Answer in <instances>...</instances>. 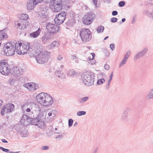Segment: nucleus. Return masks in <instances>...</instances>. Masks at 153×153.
<instances>
[{"mask_svg":"<svg viewBox=\"0 0 153 153\" xmlns=\"http://www.w3.org/2000/svg\"><path fill=\"white\" fill-rule=\"evenodd\" d=\"M36 100L40 105L43 106H49L53 102L52 97L49 94L44 92L41 93L37 95Z\"/></svg>","mask_w":153,"mask_h":153,"instance_id":"obj_1","label":"nucleus"},{"mask_svg":"<svg viewBox=\"0 0 153 153\" xmlns=\"http://www.w3.org/2000/svg\"><path fill=\"white\" fill-rule=\"evenodd\" d=\"M94 74L92 72H87L84 73L82 76L81 80L85 84L90 86L94 84Z\"/></svg>","mask_w":153,"mask_h":153,"instance_id":"obj_2","label":"nucleus"},{"mask_svg":"<svg viewBox=\"0 0 153 153\" xmlns=\"http://www.w3.org/2000/svg\"><path fill=\"white\" fill-rule=\"evenodd\" d=\"M16 43L10 42L7 43L4 47V52L7 56L13 55L16 52Z\"/></svg>","mask_w":153,"mask_h":153,"instance_id":"obj_3","label":"nucleus"},{"mask_svg":"<svg viewBox=\"0 0 153 153\" xmlns=\"http://www.w3.org/2000/svg\"><path fill=\"white\" fill-rule=\"evenodd\" d=\"M36 54V59L37 63L39 64H44L48 61L50 58V54L48 52H40Z\"/></svg>","mask_w":153,"mask_h":153,"instance_id":"obj_4","label":"nucleus"},{"mask_svg":"<svg viewBox=\"0 0 153 153\" xmlns=\"http://www.w3.org/2000/svg\"><path fill=\"white\" fill-rule=\"evenodd\" d=\"M79 35L82 41L86 42L90 41L91 38V33L88 29L84 28L81 30Z\"/></svg>","mask_w":153,"mask_h":153,"instance_id":"obj_5","label":"nucleus"},{"mask_svg":"<svg viewBox=\"0 0 153 153\" xmlns=\"http://www.w3.org/2000/svg\"><path fill=\"white\" fill-rule=\"evenodd\" d=\"M8 65L7 63L0 61V72L3 75H7L10 74V69L8 68Z\"/></svg>","mask_w":153,"mask_h":153,"instance_id":"obj_6","label":"nucleus"},{"mask_svg":"<svg viewBox=\"0 0 153 153\" xmlns=\"http://www.w3.org/2000/svg\"><path fill=\"white\" fill-rule=\"evenodd\" d=\"M48 31L51 34H54L57 32L59 29V26L54 24L48 23L46 26Z\"/></svg>","mask_w":153,"mask_h":153,"instance_id":"obj_7","label":"nucleus"},{"mask_svg":"<svg viewBox=\"0 0 153 153\" xmlns=\"http://www.w3.org/2000/svg\"><path fill=\"white\" fill-rule=\"evenodd\" d=\"M23 72V69L20 67H14L10 70V73L12 76L19 77L22 75Z\"/></svg>","mask_w":153,"mask_h":153,"instance_id":"obj_8","label":"nucleus"},{"mask_svg":"<svg viewBox=\"0 0 153 153\" xmlns=\"http://www.w3.org/2000/svg\"><path fill=\"white\" fill-rule=\"evenodd\" d=\"M95 18V14L92 13H88L85 15L82 19L83 23L86 25L91 24Z\"/></svg>","mask_w":153,"mask_h":153,"instance_id":"obj_9","label":"nucleus"},{"mask_svg":"<svg viewBox=\"0 0 153 153\" xmlns=\"http://www.w3.org/2000/svg\"><path fill=\"white\" fill-rule=\"evenodd\" d=\"M14 108V105L12 103H8L3 106L2 108L1 114L3 115L4 114H8L11 112Z\"/></svg>","mask_w":153,"mask_h":153,"instance_id":"obj_10","label":"nucleus"},{"mask_svg":"<svg viewBox=\"0 0 153 153\" xmlns=\"http://www.w3.org/2000/svg\"><path fill=\"white\" fill-rule=\"evenodd\" d=\"M67 15L65 11L62 12L56 15L54 19L55 23L56 24L60 25L63 23Z\"/></svg>","mask_w":153,"mask_h":153,"instance_id":"obj_11","label":"nucleus"},{"mask_svg":"<svg viewBox=\"0 0 153 153\" xmlns=\"http://www.w3.org/2000/svg\"><path fill=\"white\" fill-rule=\"evenodd\" d=\"M22 46L23 49H24V52H25V53H27L30 57L35 55V54H34V51L32 49V48L30 47L31 46L30 43H27L22 44Z\"/></svg>","mask_w":153,"mask_h":153,"instance_id":"obj_12","label":"nucleus"},{"mask_svg":"<svg viewBox=\"0 0 153 153\" xmlns=\"http://www.w3.org/2000/svg\"><path fill=\"white\" fill-rule=\"evenodd\" d=\"M15 24L20 29L24 30L27 28L29 23L27 21L24 20L19 19L16 22Z\"/></svg>","mask_w":153,"mask_h":153,"instance_id":"obj_13","label":"nucleus"},{"mask_svg":"<svg viewBox=\"0 0 153 153\" xmlns=\"http://www.w3.org/2000/svg\"><path fill=\"white\" fill-rule=\"evenodd\" d=\"M53 5L54 11L58 12L60 11L62 9L63 4L62 0H54Z\"/></svg>","mask_w":153,"mask_h":153,"instance_id":"obj_14","label":"nucleus"},{"mask_svg":"<svg viewBox=\"0 0 153 153\" xmlns=\"http://www.w3.org/2000/svg\"><path fill=\"white\" fill-rule=\"evenodd\" d=\"M24 86L32 91H34L39 88L38 85L33 82L26 83L24 85Z\"/></svg>","mask_w":153,"mask_h":153,"instance_id":"obj_15","label":"nucleus"},{"mask_svg":"<svg viewBox=\"0 0 153 153\" xmlns=\"http://www.w3.org/2000/svg\"><path fill=\"white\" fill-rule=\"evenodd\" d=\"M42 0H29L27 3V8L28 10L33 9L35 6L40 3Z\"/></svg>","mask_w":153,"mask_h":153,"instance_id":"obj_16","label":"nucleus"},{"mask_svg":"<svg viewBox=\"0 0 153 153\" xmlns=\"http://www.w3.org/2000/svg\"><path fill=\"white\" fill-rule=\"evenodd\" d=\"M148 51V49L146 48H144L142 51L139 52L137 53L134 56V60L136 61L137 60L142 57Z\"/></svg>","mask_w":153,"mask_h":153,"instance_id":"obj_17","label":"nucleus"},{"mask_svg":"<svg viewBox=\"0 0 153 153\" xmlns=\"http://www.w3.org/2000/svg\"><path fill=\"white\" fill-rule=\"evenodd\" d=\"M129 111L130 108H127L123 111L121 117V120L122 121L126 122L128 121V113Z\"/></svg>","mask_w":153,"mask_h":153,"instance_id":"obj_18","label":"nucleus"},{"mask_svg":"<svg viewBox=\"0 0 153 153\" xmlns=\"http://www.w3.org/2000/svg\"><path fill=\"white\" fill-rule=\"evenodd\" d=\"M16 52L17 54L24 55L25 53L24 49H23L22 43H16Z\"/></svg>","mask_w":153,"mask_h":153,"instance_id":"obj_19","label":"nucleus"},{"mask_svg":"<svg viewBox=\"0 0 153 153\" xmlns=\"http://www.w3.org/2000/svg\"><path fill=\"white\" fill-rule=\"evenodd\" d=\"M51 36L49 34H45L42 37L41 39L42 42L44 44H48L51 40Z\"/></svg>","mask_w":153,"mask_h":153,"instance_id":"obj_20","label":"nucleus"},{"mask_svg":"<svg viewBox=\"0 0 153 153\" xmlns=\"http://www.w3.org/2000/svg\"><path fill=\"white\" fill-rule=\"evenodd\" d=\"M7 30L5 28L3 30H0V41H1L7 38L8 36L5 31Z\"/></svg>","mask_w":153,"mask_h":153,"instance_id":"obj_21","label":"nucleus"},{"mask_svg":"<svg viewBox=\"0 0 153 153\" xmlns=\"http://www.w3.org/2000/svg\"><path fill=\"white\" fill-rule=\"evenodd\" d=\"M34 51V54H36L40 52L39 48V46L38 43H34L33 44V46L31 48Z\"/></svg>","mask_w":153,"mask_h":153,"instance_id":"obj_22","label":"nucleus"},{"mask_svg":"<svg viewBox=\"0 0 153 153\" xmlns=\"http://www.w3.org/2000/svg\"><path fill=\"white\" fill-rule=\"evenodd\" d=\"M40 33V28H39L36 31L33 32L30 34V36L31 38H36L39 35Z\"/></svg>","mask_w":153,"mask_h":153,"instance_id":"obj_23","label":"nucleus"},{"mask_svg":"<svg viewBox=\"0 0 153 153\" xmlns=\"http://www.w3.org/2000/svg\"><path fill=\"white\" fill-rule=\"evenodd\" d=\"M146 98L148 100L153 98V88L151 89L147 93Z\"/></svg>","mask_w":153,"mask_h":153,"instance_id":"obj_24","label":"nucleus"},{"mask_svg":"<svg viewBox=\"0 0 153 153\" xmlns=\"http://www.w3.org/2000/svg\"><path fill=\"white\" fill-rule=\"evenodd\" d=\"M59 42L57 41H54L50 45H49V46L50 47V48L53 49L56 47H59Z\"/></svg>","mask_w":153,"mask_h":153,"instance_id":"obj_25","label":"nucleus"},{"mask_svg":"<svg viewBox=\"0 0 153 153\" xmlns=\"http://www.w3.org/2000/svg\"><path fill=\"white\" fill-rule=\"evenodd\" d=\"M36 126H38L41 128H44L45 126V123L44 121H42L41 119H40Z\"/></svg>","mask_w":153,"mask_h":153,"instance_id":"obj_26","label":"nucleus"},{"mask_svg":"<svg viewBox=\"0 0 153 153\" xmlns=\"http://www.w3.org/2000/svg\"><path fill=\"white\" fill-rule=\"evenodd\" d=\"M62 71H61L58 70L56 71L55 74L56 76L59 77L61 78V79L64 78V74L61 73Z\"/></svg>","mask_w":153,"mask_h":153,"instance_id":"obj_27","label":"nucleus"},{"mask_svg":"<svg viewBox=\"0 0 153 153\" xmlns=\"http://www.w3.org/2000/svg\"><path fill=\"white\" fill-rule=\"evenodd\" d=\"M28 15L26 14L22 13L20 16V18L21 20H24L26 21L28 18Z\"/></svg>","mask_w":153,"mask_h":153,"instance_id":"obj_28","label":"nucleus"},{"mask_svg":"<svg viewBox=\"0 0 153 153\" xmlns=\"http://www.w3.org/2000/svg\"><path fill=\"white\" fill-rule=\"evenodd\" d=\"M29 116L26 115H24L22 117V119L21 120V122H24V124H25V123H26L27 121V120H28L29 118Z\"/></svg>","mask_w":153,"mask_h":153,"instance_id":"obj_29","label":"nucleus"},{"mask_svg":"<svg viewBox=\"0 0 153 153\" xmlns=\"http://www.w3.org/2000/svg\"><path fill=\"white\" fill-rule=\"evenodd\" d=\"M39 120L36 118H34L31 120V123L32 125L36 126Z\"/></svg>","mask_w":153,"mask_h":153,"instance_id":"obj_30","label":"nucleus"},{"mask_svg":"<svg viewBox=\"0 0 153 153\" xmlns=\"http://www.w3.org/2000/svg\"><path fill=\"white\" fill-rule=\"evenodd\" d=\"M127 60V59L124 58L121 62L119 66V68H121L122 66L124 65L126 63Z\"/></svg>","mask_w":153,"mask_h":153,"instance_id":"obj_31","label":"nucleus"},{"mask_svg":"<svg viewBox=\"0 0 153 153\" xmlns=\"http://www.w3.org/2000/svg\"><path fill=\"white\" fill-rule=\"evenodd\" d=\"M104 29V27L103 26H100L97 29V32L98 33L103 32Z\"/></svg>","mask_w":153,"mask_h":153,"instance_id":"obj_32","label":"nucleus"},{"mask_svg":"<svg viewBox=\"0 0 153 153\" xmlns=\"http://www.w3.org/2000/svg\"><path fill=\"white\" fill-rule=\"evenodd\" d=\"M146 15L150 18H153V10L150 12L148 10L146 11Z\"/></svg>","mask_w":153,"mask_h":153,"instance_id":"obj_33","label":"nucleus"},{"mask_svg":"<svg viewBox=\"0 0 153 153\" xmlns=\"http://www.w3.org/2000/svg\"><path fill=\"white\" fill-rule=\"evenodd\" d=\"M105 80L103 78H102L98 79L97 82V84L98 85H100L105 82Z\"/></svg>","mask_w":153,"mask_h":153,"instance_id":"obj_34","label":"nucleus"},{"mask_svg":"<svg viewBox=\"0 0 153 153\" xmlns=\"http://www.w3.org/2000/svg\"><path fill=\"white\" fill-rule=\"evenodd\" d=\"M86 112L85 111H78L77 113V115L79 116H80L85 114Z\"/></svg>","mask_w":153,"mask_h":153,"instance_id":"obj_35","label":"nucleus"},{"mask_svg":"<svg viewBox=\"0 0 153 153\" xmlns=\"http://www.w3.org/2000/svg\"><path fill=\"white\" fill-rule=\"evenodd\" d=\"M88 59H89V60L88 61L89 63H90L91 65H93L95 63L96 61L94 59H91L89 57Z\"/></svg>","mask_w":153,"mask_h":153,"instance_id":"obj_36","label":"nucleus"},{"mask_svg":"<svg viewBox=\"0 0 153 153\" xmlns=\"http://www.w3.org/2000/svg\"><path fill=\"white\" fill-rule=\"evenodd\" d=\"M88 99V97H85L82 99H80L79 100V102L81 103H83L87 100Z\"/></svg>","mask_w":153,"mask_h":153,"instance_id":"obj_37","label":"nucleus"},{"mask_svg":"<svg viewBox=\"0 0 153 153\" xmlns=\"http://www.w3.org/2000/svg\"><path fill=\"white\" fill-rule=\"evenodd\" d=\"M75 74V72L73 70H69L67 74L68 75L70 76H72L74 75Z\"/></svg>","mask_w":153,"mask_h":153,"instance_id":"obj_38","label":"nucleus"},{"mask_svg":"<svg viewBox=\"0 0 153 153\" xmlns=\"http://www.w3.org/2000/svg\"><path fill=\"white\" fill-rule=\"evenodd\" d=\"M50 112H51L52 115L53 117H55L57 114V111L56 110H53L52 109H50Z\"/></svg>","mask_w":153,"mask_h":153,"instance_id":"obj_39","label":"nucleus"},{"mask_svg":"<svg viewBox=\"0 0 153 153\" xmlns=\"http://www.w3.org/2000/svg\"><path fill=\"white\" fill-rule=\"evenodd\" d=\"M125 4V3L124 1H120L118 3V5L120 7H123Z\"/></svg>","mask_w":153,"mask_h":153,"instance_id":"obj_40","label":"nucleus"},{"mask_svg":"<svg viewBox=\"0 0 153 153\" xmlns=\"http://www.w3.org/2000/svg\"><path fill=\"white\" fill-rule=\"evenodd\" d=\"M130 54H131L130 51H128L126 52V54L125 55L124 58H126V59H127L130 56Z\"/></svg>","mask_w":153,"mask_h":153,"instance_id":"obj_41","label":"nucleus"},{"mask_svg":"<svg viewBox=\"0 0 153 153\" xmlns=\"http://www.w3.org/2000/svg\"><path fill=\"white\" fill-rule=\"evenodd\" d=\"M34 105L33 104L30 103L29 104H28L27 105V106H26V107L30 108V110H32L33 109V106Z\"/></svg>","mask_w":153,"mask_h":153,"instance_id":"obj_42","label":"nucleus"},{"mask_svg":"<svg viewBox=\"0 0 153 153\" xmlns=\"http://www.w3.org/2000/svg\"><path fill=\"white\" fill-rule=\"evenodd\" d=\"M73 120L72 119H70L68 120V126L69 127L73 125Z\"/></svg>","mask_w":153,"mask_h":153,"instance_id":"obj_43","label":"nucleus"},{"mask_svg":"<svg viewBox=\"0 0 153 153\" xmlns=\"http://www.w3.org/2000/svg\"><path fill=\"white\" fill-rule=\"evenodd\" d=\"M15 82V80L13 78H10L8 81V83L11 85H13Z\"/></svg>","mask_w":153,"mask_h":153,"instance_id":"obj_44","label":"nucleus"},{"mask_svg":"<svg viewBox=\"0 0 153 153\" xmlns=\"http://www.w3.org/2000/svg\"><path fill=\"white\" fill-rule=\"evenodd\" d=\"M117 21V18H115V17H113L111 19V22L113 23H115Z\"/></svg>","mask_w":153,"mask_h":153,"instance_id":"obj_45","label":"nucleus"},{"mask_svg":"<svg viewBox=\"0 0 153 153\" xmlns=\"http://www.w3.org/2000/svg\"><path fill=\"white\" fill-rule=\"evenodd\" d=\"M21 135L22 137H27V134L26 132L25 133V132L23 131V132H22L21 133Z\"/></svg>","mask_w":153,"mask_h":153,"instance_id":"obj_46","label":"nucleus"},{"mask_svg":"<svg viewBox=\"0 0 153 153\" xmlns=\"http://www.w3.org/2000/svg\"><path fill=\"white\" fill-rule=\"evenodd\" d=\"M115 46V44H111L110 45V47L112 51L114 50V49Z\"/></svg>","mask_w":153,"mask_h":153,"instance_id":"obj_47","label":"nucleus"},{"mask_svg":"<svg viewBox=\"0 0 153 153\" xmlns=\"http://www.w3.org/2000/svg\"><path fill=\"white\" fill-rule=\"evenodd\" d=\"M104 67L105 69L107 70H109L110 68L109 65L107 64H105V65Z\"/></svg>","mask_w":153,"mask_h":153,"instance_id":"obj_48","label":"nucleus"},{"mask_svg":"<svg viewBox=\"0 0 153 153\" xmlns=\"http://www.w3.org/2000/svg\"><path fill=\"white\" fill-rule=\"evenodd\" d=\"M0 149L2 150L3 151L6 152H7L9 151V150L8 149L4 148L2 147H0Z\"/></svg>","mask_w":153,"mask_h":153,"instance_id":"obj_49","label":"nucleus"},{"mask_svg":"<svg viewBox=\"0 0 153 153\" xmlns=\"http://www.w3.org/2000/svg\"><path fill=\"white\" fill-rule=\"evenodd\" d=\"M41 148L42 150H47V149H48L49 148V147L48 146H42L41 147Z\"/></svg>","mask_w":153,"mask_h":153,"instance_id":"obj_50","label":"nucleus"},{"mask_svg":"<svg viewBox=\"0 0 153 153\" xmlns=\"http://www.w3.org/2000/svg\"><path fill=\"white\" fill-rule=\"evenodd\" d=\"M112 15L113 16H116L118 14V12L117 11H113L112 13Z\"/></svg>","mask_w":153,"mask_h":153,"instance_id":"obj_51","label":"nucleus"},{"mask_svg":"<svg viewBox=\"0 0 153 153\" xmlns=\"http://www.w3.org/2000/svg\"><path fill=\"white\" fill-rule=\"evenodd\" d=\"M63 137V135H62V134H60V135H58L55 138L56 139H59V138H62Z\"/></svg>","mask_w":153,"mask_h":153,"instance_id":"obj_52","label":"nucleus"},{"mask_svg":"<svg viewBox=\"0 0 153 153\" xmlns=\"http://www.w3.org/2000/svg\"><path fill=\"white\" fill-rule=\"evenodd\" d=\"M57 60L60 61L63 59V57L60 55H58L57 58Z\"/></svg>","mask_w":153,"mask_h":153,"instance_id":"obj_53","label":"nucleus"},{"mask_svg":"<svg viewBox=\"0 0 153 153\" xmlns=\"http://www.w3.org/2000/svg\"><path fill=\"white\" fill-rule=\"evenodd\" d=\"M71 57L72 60H75L77 58L76 56L73 55L71 56Z\"/></svg>","mask_w":153,"mask_h":153,"instance_id":"obj_54","label":"nucleus"},{"mask_svg":"<svg viewBox=\"0 0 153 153\" xmlns=\"http://www.w3.org/2000/svg\"><path fill=\"white\" fill-rule=\"evenodd\" d=\"M64 66L63 65H61L59 68V70L61 71L63 69V68L64 67Z\"/></svg>","mask_w":153,"mask_h":153,"instance_id":"obj_55","label":"nucleus"},{"mask_svg":"<svg viewBox=\"0 0 153 153\" xmlns=\"http://www.w3.org/2000/svg\"><path fill=\"white\" fill-rule=\"evenodd\" d=\"M25 108L26 109V110H25L27 112H30L31 110H30V108L26 107Z\"/></svg>","mask_w":153,"mask_h":153,"instance_id":"obj_56","label":"nucleus"},{"mask_svg":"<svg viewBox=\"0 0 153 153\" xmlns=\"http://www.w3.org/2000/svg\"><path fill=\"white\" fill-rule=\"evenodd\" d=\"M70 20H69L66 23V24L68 25H71V23L70 22Z\"/></svg>","mask_w":153,"mask_h":153,"instance_id":"obj_57","label":"nucleus"},{"mask_svg":"<svg viewBox=\"0 0 153 153\" xmlns=\"http://www.w3.org/2000/svg\"><path fill=\"white\" fill-rule=\"evenodd\" d=\"M105 1L108 4L111 3V0H105Z\"/></svg>","mask_w":153,"mask_h":153,"instance_id":"obj_58","label":"nucleus"},{"mask_svg":"<svg viewBox=\"0 0 153 153\" xmlns=\"http://www.w3.org/2000/svg\"><path fill=\"white\" fill-rule=\"evenodd\" d=\"M1 141L3 143H8L7 141L4 139H2Z\"/></svg>","mask_w":153,"mask_h":153,"instance_id":"obj_59","label":"nucleus"},{"mask_svg":"<svg viewBox=\"0 0 153 153\" xmlns=\"http://www.w3.org/2000/svg\"><path fill=\"white\" fill-rule=\"evenodd\" d=\"M94 2V3L95 5H97V0H92Z\"/></svg>","mask_w":153,"mask_h":153,"instance_id":"obj_60","label":"nucleus"},{"mask_svg":"<svg viewBox=\"0 0 153 153\" xmlns=\"http://www.w3.org/2000/svg\"><path fill=\"white\" fill-rule=\"evenodd\" d=\"M91 54L92 56V59H94V57L95 56V54L94 53H91Z\"/></svg>","mask_w":153,"mask_h":153,"instance_id":"obj_61","label":"nucleus"},{"mask_svg":"<svg viewBox=\"0 0 153 153\" xmlns=\"http://www.w3.org/2000/svg\"><path fill=\"white\" fill-rule=\"evenodd\" d=\"M48 115L49 116H52L51 112H50V111H49V112L48 113Z\"/></svg>","mask_w":153,"mask_h":153,"instance_id":"obj_62","label":"nucleus"},{"mask_svg":"<svg viewBox=\"0 0 153 153\" xmlns=\"http://www.w3.org/2000/svg\"><path fill=\"white\" fill-rule=\"evenodd\" d=\"M78 125V123H77L76 122L74 124L73 126H76Z\"/></svg>","mask_w":153,"mask_h":153,"instance_id":"obj_63","label":"nucleus"},{"mask_svg":"<svg viewBox=\"0 0 153 153\" xmlns=\"http://www.w3.org/2000/svg\"><path fill=\"white\" fill-rule=\"evenodd\" d=\"M3 103V101L2 100H1V102H0V108H1V103Z\"/></svg>","mask_w":153,"mask_h":153,"instance_id":"obj_64","label":"nucleus"}]
</instances>
